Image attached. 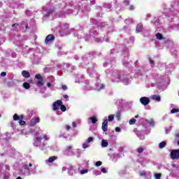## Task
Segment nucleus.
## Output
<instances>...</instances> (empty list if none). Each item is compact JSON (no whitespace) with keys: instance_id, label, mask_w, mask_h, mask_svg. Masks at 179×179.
I'll list each match as a JSON object with an SVG mask.
<instances>
[{"instance_id":"obj_30","label":"nucleus","mask_w":179,"mask_h":179,"mask_svg":"<svg viewBox=\"0 0 179 179\" xmlns=\"http://www.w3.org/2000/svg\"><path fill=\"white\" fill-rule=\"evenodd\" d=\"M62 90H68V87L65 85L62 86Z\"/></svg>"},{"instance_id":"obj_42","label":"nucleus","mask_w":179,"mask_h":179,"mask_svg":"<svg viewBox=\"0 0 179 179\" xmlns=\"http://www.w3.org/2000/svg\"><path fill=\"white\" fill-rule=\"evenodd\" d=\"M130 10H134V6H130Z\"/></svg>"},{"instance_id":"obj_49","label":"nucleus","mask_w":179,"mask_h":179,"mask_svg":"<svg viewBox=\"0 0 179 179\" xmlns=\"http://www.w3.org/2000/svg\"><path fill=\"white\" fill-rule=\"evenodd\" d=\"M30 83H33V80H30Z\"/></svg>"},{"instance_id":"obj_12","label":"nucleus","mask_w":179,"mask_h":179,"mask_svg":"<svg viewBox=\"0 0 179 179\" xmlns=\"http://www.w3.org/2000/svg\"><path fill=\"white\" fill-rule=\"evenodd\" d=\"M152 99L155 100V101H160V100H162V98L159 95H152Z\"/></svg>"},{"instance_id":"obj_19","label":"nucleus","mask_w":179,"mask_h":179,"mask_svg":"<svg viewBox=\"0 0 179 179\" xmlns=\"http://www.w3.org/2000/svg\"><path fill=\"white\" fill-rule=\"evenodd\" d=\"M108 121H109L110 122H111V121H114V115H109Z\"/></svg>"},{"instance_id":"obj_39","label":"nucleus","mask_w":179,"mask_h":179,"mask_svg":"<svg viewBox=\"0 0 179 179\" xmlns=\"http://www.w3.org/2000/svg\"><path fill=\"white\" fill-rule=\"evenodd\" d=\"M17 26H19V24L17 23L12 24V27H17Z\"/></svg>"},{"instance_id":"obj_32","label":"nucleus","mask_w":179,"mask_h":179,"mask_svg":"<svg viewBox=\"0 0 179 179\" xmlns=\"http://www.w3.org/2000/svg\"><path fill=\"white\" fill-rule=\"evenodd\" d=\"M0 75H1V76H2V77L6 76V72L3 71V72L1 73Z\"/></svg>"},{"instance_id":"obj_37","label":"nucleus","mask_w":179,"mask_h":179,"mask_svg":"<svg viewBox=\"0 0 179 179\" xmlns=\"http://www.w3.org/2000/svg\"><path fill=\"white\" fill-rule=\"evenodd\" d=\"M43 139L48 141V136L47 135L43 136Z\"/></svg>"},{"instance_id":"obj_48","label":"nucleus","mask_w":179,"mask_h":179,"mask_svg":"<svg viewBox=\"0 0 179 179\" xmlns=\"http://www.w3.org/2000/svg\"><path fill=\"white\" fill-rule=\"evenodd\" d=\"M64 26H66L68 27L69 26V24H65Z\"/></svg>"},{"instance_id":"obj_36","label":"nucleus","mask_w":179,"mask_h":179,"mask_svg":"<svg viewBox=\"0 0 179 179\" xmlns=\"http://www.w3.org/2000/svg\"><path fill=\"white\" fill-rule=\"evenodd\" d=\"M101 171H102V173H107V171L106 170V168L101 169Z\"/></svg>"},{"instance_id":"obj_40","label":"nucleus","mask_w":179,"mask_h":179,"mask_svg":"<svg viewBox=\"0 0 179 179\" xmlns=\"http://www.w3.org/2000/svg\"><path fill=\"white\" fill-rule=\"evenodd\" d=\"M64 99H69V96L67 94L63 95Z\"/></svg>"},{"instance_id":"obj_29","label":"nucleus","mask_w":179,"mask_h":179,"mask_svg":"<svg viewBox=\"0 0 179 179\" xmlns=\"http://www.w3.org/2000/svg\"><path fill=\"white\" fill-rule=\"evenodd\" d=\"M83 149H87V148H89V145H87V143H83Z\"/></svg>"},{"instance_id":"obj_43","label":"nucleus","mask_w":179,"mask_h":179,"mask_svg":"<svg viewBox=\"0 0 179 179\" xmlns=\"http://www.w3.org/2000/svg\"><path fill=\"white\" fill-rule=\"evenodd\" d=\"M101 89H104V85L101 84Z\"/></svg>"},{"instance_id":"obj_2","label":"nucleus","mask_w":179,"mask_h":179,"mask_svg":"<svg viewBox=\"0 0 179 179\" xmlns=\"http://www.w3.org/2000/svg\"><path fill=\"white\" fill-rule=\"evenodd\" d=\"M171 159L172 160H178L179 159V149L173 150L171 152Z\"/></svg>"},{"instance_id":"obj_4","label":"nucleus","mask_w":179,"mask_h":179,"mask_svg":"<svg viewBox=\"0 0 179 179\" xmlns=\"http://www.w3.org/2000/svg\"><path fill=\"white\" fill-rule=\"evenodd\" d=\"M61 106H62V101L57 100L55 102H54L52 104V108L54 111H57V110H59V107H61Z\"/></svg>"},{"instance_id":"obj_11","label":"nucleus","mask_w":179,"mask_h":179,"mask_svg":"<svg viewBox=\"0 0 179 179\" xmlns=\"http://www.w3.org/2000/svg\"><path fill=\"white\" fill-rule=\"evenodd\" d=\"M57 159H58V157L52 156L48 158V163H54V162H55V160H57Z\"/></svg>"},{"instance_id":"obj_9","label":"nucleus","mask_w":179,"mask_h":179,"mask_svg":"<svg viewBox=\"0 0 179 179\" xmlns=\"http://www.w3.org/2000/svg\"><path fill=\"white\" fill-rule=\"evenodd\" d=\"M22 75L25 79L30 78V73L26 70L22 71Z\"/></svg>"},{"instance_id":"obj_20","label":"nucleus","mask_w":179,"mask_h":179,"mask_svg":"<svg viewBox=\"0 0 179 179\" xmlns=\"http://www.w3.org/2000/svg\"><path fill=\"white\" fill-rule=\"evenodd\" d=\"M135 122H136V119L132 118V119H131L129 120V124L130 125H134V124H135Z\"/></svg>"},{"instance_id":"obj_27","label":"nucleus","mask_w":179,"mask_h":179,"mask_svg":"<svg viewBox=\"0 0 179 179\" xmlns=\"http://www.w3.org/2000/svg\"><path fill=\"white\" fill-rule=\"evenodd\" d=\"M87 143H90V142H93V137H89L87 139Z\"/></svg>"},{"instance_id":"obj_7","label":"nucleus","mask_w":179,"mask_h":179,"mask_svg":"<svg viewBox=\"0 0 179 179\" xmlns=\"http://www.w3.org/2000/svg\"><path fill=\"white\" fill-rule=\"evenodd\" d=\"M102 131L103 132H107V131H108V120H105L102 122Z\"/></svg>"},{"instance_id":"obj_45","label":"nucleus","mask_w":179,"mask_h":179,"mask_svg":"<svg viewBox=\"0 0 179 179\" xmlns=\"http://www.w3.org/2000/svg\"><path fill=\"white\" fill-rule=\"evenodd\" d=\"M3 179H8L7 176H4Z\"/></svg>"},{"instance_id":"obj_8","label":"nucleus","mask_w":179,"mask_h":179,"mask_svg":"<svg viewBox=\"0 0 179 179\" xmlns=\"http://www.w3.org/2000/svg\"><path fill=\"white\" fill-rule=\"evenodd\" d=\"M40 122V117L32 118L30 122V127H35Z\"/></svg>"},{"instance_id":"obj_21","label":"nucleus","mask_w":179,"mask_h":179,"mask_svg":"<svg viewBox=\"0 0 179 179\" xmlns=\"http://www.w3.org/2000/svg\"><path fill=\"white\" fill-rule=\"evenodd\" d=\"M136 150H137L138 153H143L145 149H143V148H137Z\"/></svg>"},{"instance_id":"obj_28","label":"nucleus","mask_w":179,"mask_h":179,"mask_svg":"<svg viewBox=\"0 0 179 179\" xmlns=\"http://www.w3.org/2000/svg\"><path fill=\"white\" fill-rule=\"evenodd\" d=\"M71 150H72V146H67L66 148V152H71Z\"/></svg>"},{"instance_id":"obj_5","label":"nucleus","mask_w":179,"mask_h":179,"mask_svg":"<svg viewBox=\"0 0 179 179\" xmlns=\"http://www.w3.org/2000/svg\"><path fill=\"white\" fill-rule=\"evenodd\" d=\"M140 103H141L143 106H148V104L150 103V99L146 96H143L140 99Z\"/></svg>"},{"instance_id":"obj_17","label":"nucleus","mask_w":179,"mask_h":179,"mask_svg":"<svg viewBox=\"0 0 179 179\" xmlns=\"http://www.w3.org/2000/svg\"><path fill=\"white\" fill-rule=\"evenodd\" d=\"M23 87L24 89H30V84L29 83H24Z\"/></svg>"},{"instance_id":"obj_22","label":"nucleus","mask_w":179,"mask_h":179,"mask_svg":"<svg viewBox=\"0 0 179 179\" xmlns=\"http://www.w3.org/2000/svg\"><path fill=\"white\" fill-rule=\"evenodd\" d=\"M179 110L177 109V108H173L171 110V114H176V113H178Z\"/></svg>"},{"instance_id":"obj_41","label":"nucleus","mask_w":179,"mask_h":179,"mask_svg":"<svg viewBox=\"0 0 179 179\" xmlns=\"http://www.w3.org/2000/svg\"><path fill=\"white\" fill-rule=\"evenodd\" d=\"M48 87H51V83H48L47 84Z\"/></svg>"},{"instance_id":"obj_44","label":"nucleus","mask_w":179,"mask_h":179,"mask_svg":"<svg viewBox=\"0 0 179 179\" xmlns=\"http://www.w3.org/2000/svg\"><path fill=\"white\" fill-rule=\"evenodd\" d=\"M29 167H33V164H29Z\"/></svg>"},{"instance_id":"obj_6","label":"nucleus","mask_w":179,"mask_h":179,"mask_svg":"<svg viewBox=\"0 0 179 179\" xmlns=\"http://www.w3.org/2000/svg\"><path fill=\"white\" fill-rule=\"evenodd\" d=\"M55 40V36L52 34H49L46 36L45 43L46 44H48V43H50L51 41H54Z\"/></svg>"},{"instance_id":"obj_25","label":"nucleus","mask_w":179,"mask_h":179,"mask_svg":"<svg viewBox=\"0 0 179 179\" xmlns=\"http://www.w3.org/2000/svg\"><path fill=\"white\" fill-rule=\"evenodd\" d=\"M89 170L87 169H83L80 171V174H86V173H88Z\"/></svg>"},{"instance_id":"obj_51","label":"nucleus","mask_w":179,"mask_h":179,"mask_svg":"<svg viewBox=\"0 0 179 179\" xmlns=\"http://www.w3.org/2000/svg\"><path fill=\"white\" fill-rule=\"evenodd\" d=\"M0 117H1V114H0Z\"/></svg>"},{"instance_id":"obj_46","label":"nucleus","mask_w":179,"mask_h":179,"mask_svg":"<svg viewBox=\"0 0 179 179\" xmlns=\"http://www.w3.org/2000/svg\"><path fill=\"white\" fill-rule=\"evenodd\" d=\"M138 117H139V115H136L135 116V118H138Z\"/></svg>"},{"instance_id":"obj_15","label":"nucleus","mask_w":179,"mask_h":179,"mask_svg":"<svg viewBox=\"0 0 179 179\" xmlns=\"http://www.w3.org/2000/svg\"><path fill=\"white\" fill-rule=\"evenodd\" d=\"M90 120L92 124H96V122H97V118H96V117H91Z\"/></svg>"},{"instance_id":"obj_38","label":"nucleus","mask_w":179,"mask_h":179,"mask_svg":"<svg viewBox=\"0 0 179 179\" xmlns=\"http://www.w3.org/2000/svg\"><path fill=\"white\" fill-rule=\"evenodd\" d=\"M24 169L25 170H29V165H24Z\"/></svg>"},{"instance_id":"obj_47","label":"nucleus","mask_w":179,"mask_h":179,"mask_svg":"<svg viewBox=\"0 0 179 179\" xmlns=\"http://www.w3.org/2000/svg\"><path fill=\"white\" fill-rule=\"evenodd\" d=\"M16 179H22V177L19 176Z\"/></svg>"},{"instance_id":"obj_3","label":"nucleus","mask_w":179,"mask_h":179,"mask_svg":"<svg viewBox=\"0 0 179 179\" xmlns=\"http://www.w3.org/2000/svg\"><path fill=\"white\" fill-rule=\"evenodd\" d=\"M36 79H38V82H37V86L38 87H40V86H43V85H44V78H43V76H41V74H36L35 76Z\"/></svg>"},{"instance_id":"obj_23","label":"nucleus","mask_w":179,"mask_h":179,"mask_svg":"<svg viewBox=\"0 0 179 179\" xmlns=\"http://www.w3.org/2000/svg\"><path fill=\"white\" fill-rule=\"evenodd\" d=\"M155 179H160L162 177V173H155Z\"/></svg>"},{"instance_id":"obj_1","label":"nucleus","mask_w":179,"mask_h":179,"mask_svg":"<svg viewBox=\"0 0 179 179\" xmlns=\"http://www.w3.org/2000/svg\"><path fill=\"white\" fill-rule=\"evenodd\" d=\"M24 119V116L23 115L18 116L17 114L15 113L13 115L14 121H19L20 125H26V122L23 120Z\"/></svg>"},{"instance_id":"obj_31","label":"nucleus","mask_w":179,"mask_h":179,"mask_svg":"<svg viewBox=\"0 0 179 179\" xmlns=\"http://www.w3.org/2000/svg\"><path fill=\"white\" fill-rule=\"evenodd\" d=\"M149 62L151 65H153L155 64V61H153L152 59L149 58Z\"/></svg>"},{"instance_id":"obj_33","label":"nucleus","mask_w":179,"mask_h":179,"mask_svg":"<svg viewBox=\"0 0 179 179\" xmlns=\"http://www.w3.org/2000/svg\"><path fill=\"white\" fill-rule=\"evenodd\" d=\"M115 131H116V132H121V128H120V127H116V128H115Z\"/></svg>"},{"instance_id":"obj_16","label":"nucleus","mask_w":179,"mask_h":179,"mask_svg":"<svg viewBox=\"0 0 179 179\" xmlns=\"http://www.w3.org/2000/svg\"><path fill=\"white\" fill-rule=\"evenodd\" d=\"M156 37H157V40L163 39V35H162V34H160V33L156 34Z\"/></svg>"},{"instance_id":"obj_26","label":"nucleus","mask_w":179,"mask_h":179,"mask_svg":"<svg viewBox=\"0 0 179 179\" xmlns=\"http://www.w3.org/2000/svg\"><path fill=\"white\" fill-rule=\"evenodd\" d=\"M35 141H36V142L41 143V141H43V138H41V137H36V138H35Z\"/></svg>"},{"instance_id":"obj_34","label":"nucleus","mask_w":179,"mask_h":179,"mask_svg":"<svg viewBox=\"0 0 179 179\" xmlns=\"http://www.w3.org/2000/svg\"><path fill=\"white\" fill-rule=\"evenodd\" d=\"M65 128H66V129L67 130V131H69V129H71V126H69V125H66L65 126Z\"/></svg>"},{"instance_id":"obj_13","label":"nucleus","mask_w":179,"mask_h":179,"mask_svg":"<svg viewBox=\"0 0 179 179\" xmlns=\"http://www.w3.org/2000/svg\"><path fill=\"white\" fill-rule=\"evenodd\" d=\"M101 146L102 148H107V146H108V142H107L106 140H102Z\"/></svg>"},{"instance_id":"obj_10","label":"nucleus","mask_w":179,"mask_h":179,"mask_svg":"<svg viewBox=\"0 0 179 179\" xmlns=\"http://www.w3.org/2000/svg\"><path fill=\"white\" fill-rule=\"evenodd\" d=\"M136 30L137 33H141V31L143 30V24H142L141 23L138 24Z\"/></svg>"},{"instance_id":"obj_50","label":"nucleus","mask_w":179,"mask_h":179,"mask_svg":"<svg viewBox=\"0 0 179 179\" xmlns=\"http://www.w3.org/2000/svg\"><path fill=\"white\" fill-rule=\"evenodd\" d=\"M178 146H179V140H178Z\"/></svg>"},{"instance_id":"obj_24","label":"nucleus","mask_w":179,"mask_h":179,"mask_svg":"<svg viewBox=\"0 0 179 179\" xmlns=\"http://www.w3.org/2000/svg\"><path fill=\"white\" fill-rule=\"evenodd\" d=\"M101 164H103V162H101V161H98L96 162L95 166H96V167H100Z\"/></svg>"},{"instance_id":"obj_35","label":"nucleus","mask_w":179,"mask_h":179,"mask_svg":"<svg viewBox=\"0 0 179 179\" xmlns=\"http://www.w3.org/2000/svg\"><path fill=\"white\" fill-rule=\"evenodd\" d=\"M73 128H76V123L75 122H72Z\"/></svg>"},{"instance_id":"obj_18","label":"nucleus","mask_w":179,"mask_h":179,"mask_svg":"<svg viewBox=\"0 0 179 179\" xmlns=\"http://www.w3.org/2000/svg\"><path fill=\"white\" fill-rule=\"evenodd\" d=\"M60 109L63 113H65V111H66V106H65L64 105H62L60 106Z\"/></svg>"},{"instance_id":"obj_14","label":"nucleus","mask_w":179,"mask_h":179,"mask_svg":"<svg viewBox=\"0 0 179 179\" xmlns=\"http://www.w3.org/2000/svg\"><path fill=\"white\" fill-rule=\"evenodd\" d=\"M166 147V141H162L159 144V149H163Z\"/></svg>"}]
</instances>
